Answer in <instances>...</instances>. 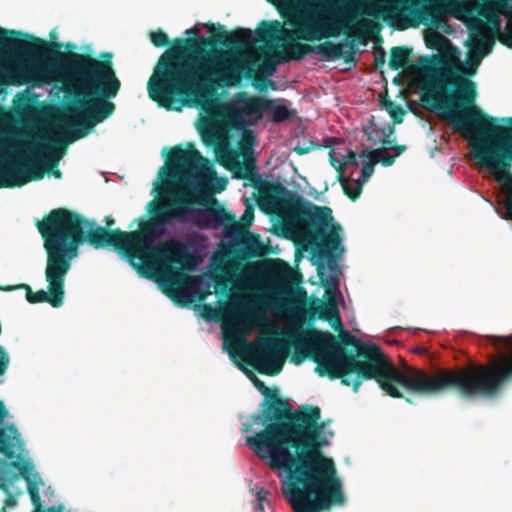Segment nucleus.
I'll return each instance as SVG.
<instances>
[{"label": "nucleus", "instance_id": "obj_49", "mask_svg": "<svg viewBox=\"0 0 512 512\" xmlns=\"http://www.w3.org/2000/svg\"><path fill=\"white\" fill-rule=\"evenodd\" d=\"M344 61L346 63H349L350 61H354V56H353V53L350 52L348 55L344 56Z\"/></svg>", "mask_w": 512, "mask_h": 512}, {"label": "nucleus", "instance_id": "obj_40", "mask_svg": "<svg viewBox=\"0 0 512 512\" xmlns=\"http://www.w3.org/2000/svg\"><path fill=\"white\" fill-rule=\"evenodd\" d=\"M365 13L369 16L379 18L381 16L380 12L376 9V6L371 4L365 11Z\"/></svg>", "mask_w": 512, "mask_h": 512}, {"label": "nucleus", "instance_id": "obj_21", "mask_svg": "<svg viewBox=\"0 0 512 512\" xmlns=\"http://www.w3.org/2000/svg\"><path fill=\"white\" fill-rule=\"evenodd\" d=\"M380 155H382L381 149L373 150V149H369V148L365 147L362 150L361 157L368 159V161L363 165V167L361 169V175H362L363 181H367L373 174L375 164L378 162Z\"/></svg>", "mask_w": 512, "mask_h": 512}, {"label": "nucleus", "instance_id": "obj_43", "mask_svg": "<svg viewBox=\"0 0 512 512\" xmlns=\"http://www.w3.org/2000/svg\"><path fill=\"white\" fill-rule=\"evenodd\" d=\"M393 149L395 150L396 154L395 156L398 157L400 154H402L406 150V145H393Z\"/></svg>", "mask_w": 512, "mask_h": 512}, {"label": "nucleus", "instance_id": "obj_50", "mask_svg": "<svg viewBox=\"0 0 512 512\" xmlns=\"http://www.w3.org/2000/svg\"><path fill=\"white\" fill-rule=\"evenodd\" d=\"M51 173L55 178H60L62 175L61 171L58 168L52 170Z\"/></svg>", "mask_w": 512, "mask_h": 512}, {"label": "nucleus", "instance_id": "obj_23", "mask_svg": "<svg viewBox=\"0 0 512 512\" xmlns=\"http://www.w3.org/2000/svg\"><path fill=\"white\" fill-rule=\"evenodd\" d=\"M243 253L246 257L255 258L264 254V248L262 243L254 237H251L244 241Z\"/></svg>", "mask_w": 512, "mask_h": 512}, {"label": "nucleus", "instance_id": "obj_18", "mask_svg": "<svg viewBox=\"0 0 512 512\" xmlns=\"http://www.w3.org/2000/svg\"><path fill=\"white\" fill-rule=\"evenodd\" d=\"M477 156L484 160L487 165L498 169L500 172H507L511 169L512 144L492 147L491 151L479 152Z\"/></svg>", "mask_w": 512, "mask_h": 512}, {"label": "nucleus", "instance_id": "obj_58", "mask_svg": "<svg viewBox=\"0 0 512 512\" xmlns=\"http://www.w3.org/2000/svg\"><path fill=\"white\" fill-rule=\"evenodd\" d=\"M3 145V142L0 140V147Z\"/></svg>", "mask_w": 512, "mask_h": 512}, {"label": "nucleus", "instance_id": "obj_44", "mask_svg": "<svg viewBox=\"0 0 512 512\" xmlns=\"http://www.w3.org/2000/svg\"><path fill=\"white\" fill-rule=\"evenodd\" d=\"M383 105L385 106L386 110L390 113V109H393L395 107H397L398 105L395 104V102L391 101V100H386L383 102Z\"/></svg>", "mask_w": 512, "mask_h": 512}, {"label": "nucleus", "instance_id": "obj_29", "mask_svg": "<svg viewBox=\"0 0 512 512\" xmlns=\"http://www.w3.org/2000/svg\"><path fill=\"white\" fill-rule=\"evenodd\" d=\"M0 83L18 84L19 82L14 79V73L11 69L0 67Z\"/></svg>", "mask_w": 512, "mask_h": 512}, {"label": "nucleus", "instance_id": "obj_19", "mask_svg": "<svg viewBox=\"0 0 512 512\" xmlns=\"http://www.w3.org/2000/svg\"><path fill=\"white\" fill-rule=\"evenodd\" d=\"M508 8V0H490L489 5L479 11V15L487 21L493 31L499 33L501 19L498 14H507Z\"/></svg>", "mask_w": 512, "mask_h": 512}, {"label": "nucleus", "instance_id": "obj_56", "mask_svg": "<svg viewBox=\"0 0 512 512\" xmlns=\"http://www.w3.org/2000/svg\"><path fill=\"white\" fill-rule=\"evenodd\" d=\"M223 189H224V186L220 187V188L218 189V191L220 192V191H222Z\"/></svg>", "mask_w": 512, "mask_h": 512}, {"label": "nucleus", "instance_id": "obj_33", "mask_svg": "<svg viewBox=\"0 0 512 512\" xmlns=\"http://www.w3.org/2000/svg\"><path fill=\"white\" fill-rule=\"evenodd\" d=\"M241 220L243 221L244 224H246L247 226L251 225V223L253 222L254 220V209L252 206H248L242 217H241Z\"/></svg>", "mask_w": 512, "mask_h": 512}, {"label": "nucleus", "instance_id": "obj_30", "mask_svg": "<svg viewBox=\"0 0 512 512\" xmlns=\"http://www.w3.org/2000/svg\"><path fill=\"white\" fill-rule=\"evenodd\" d=\"M390 116L393 119L394 124H399L403 121V117L405 114L404 109L399 105L393 109H390Z\"/></svg>", "mask_w": 512, "mask_h": 512}, {"label": "nucleus", "instance_id": "obj_5", "mask_svg": "<svg viewBox=\"0 0 512 512\" xmlns=\"http://www.w3.org/2000/svg\"><path fill=\"white\" fill-rule=\"evenodd\" d=\"M249 373L254 386L265 396L261 404L262 415H253V419L265 428L246 438L255 454L266 460L273 470H283V467L272 466L273 458H281L282 453L293 458L317 448L320 455H324L322 448L328 445V440L324 436L325 423L320 422V408L305 405L293 410L286 399L278 397L277 391L271 394L263 381Z\"/></svg>", "mask_w": 512, "mask_h": 512}, {"label": "nucleus", "instance_id": "obj_16", "mask_svg": "<svg viewBox=\"0 0 512 512\" xmlns=\"http://www.w3.org/2000/svg\"><path fill=\"white\" fill-rule=\"evenodd\" d=\"M7 416L8 410L4 402L0 400V431L4 432L3 440L7 446V455L9 458H15L14 462H26L30 459L28 458L25 441L18 428L14 424L2 425Z\"/></svg>", "mask_w": 512, "mask_h": 512}, {"label": "nucleus", "instance_id": "obj_8", "mask_svg": "<svg viewBox=\"0 0 512 512\" xmlns=\"http://www.w3.org/2000/svg\"><path fill=\"white\" fill-rule=\"evenodd\" d=\"M22 481L26 482L27 491L34 506L33 512H63V506H51L42 509L39 486L42 479L32 460L26 462L0 461V491L5 495L0 512L16 508L24 490Z\"/></svg>", "mask_w": 512, "mask_h": 512}, {"label": "nucleus", "instance_id": "obj_4", "mask_svg": "<svg viewBox=\"0 0 512 512\" xmlns=\"http://www.w3.org/2000/svg\"><path fill=\"white\" fill-rule=\"evenodd\" d=\"M480 29L481 26L471 32L474 45L469 55L468 66L463 68L452 65L447 71V76L454 79L457 92L443 96V82L435 81L422 88L421 104L426 109L439 111L455 132H461L465 138H470L474 157L479 164L500 172L477 156L479 152L491 151L492 147L512 145V127L496 125L497 118L489 116L475 105L476 85L467 78L475 74L480 61L491 52L494 44ZM508 119L503 118L502 121L512 124Z\"/></svg>", "mask_w": 512, "mask_h": 512}, {"label": "nucleus", "instance_id": "obj_53", "mask_svg": "<svg viewBox=\"0 0 512 512\" xmlns=\"http://www.w3.org/2000/svg\"><path fill=\"white\" fill-rule=\"evenodd\" d=\"M66 47L70 49V48H74V45H72V44L68 43V44L66 45Z\"/></svg>", "mask_w": 512, "mask_h": 512}, {"label": "nucleus", "instance_id": "obj_28", "mask_svg": "<svg viewBox=\"0 0 512 512\" xmlns=\"http://www.w3.org/2000/svg\"><path fill=\"white\" fill-rule=\"evenodd\" d=\"M280 63L281 62H278V54H277L275 61L270 58L264 59L260 65V69L266 76H272L276 72L277 64H280Z\"/></svg>", "mask_w": 512, "mask_h": 512}, {"label": "nucleus", "instance_id": "obj_32", "mask_svg": "<svg viewBox=\"0 0 512 512\" xmlns=\"http://www.w3.org/2000/svg\"><path fill=\"white\" fill-rule=\"evenodd\" d=\"M317 147L313 144V142H309L304 145H297L293 148V151L298 155H304L308 154L312 150L316 149Z\"/></svg>", "mask_w": 512, "mask_h": 512}, {"label": "nucleus", "instance_id": "obj_1", "mask_svg": "<svg viewBox=\"0 0 512 512\" xmlns=\"http://www.w3.org/2000/svg\"><path fill=\"white\" fill-rule=\"evenodd\" d=\"M167 170L162 168L161 196L166 200L153 199L148 202V217L133 220L138 229L122 231L119 228L108 229L96 226L81 214L66 208H56L37 220L36 227L43 244L71 269L72 260L79 254V247L84 242L99 249L113 247L122 255L141 277L155 279L159 275L167 283L174 284L184 276V271L195 269L196 262L185 243L168 240L157 246L154 243L162 237L167 225L173 221L188 222L193 212L195 199L192 193L178 189L175 180L185 178L197 184H206L217 177L209 160L193 144L184 149L180 145L170 149L167 155Z\"/></svg>", "mask_w": 512, "mask_h": 512}, {"label": "nucleus", "instance_id": "obj_10", "mask_svg": "<svg viewBox=\"0 0 512 512\" xmlns=\"http://www.w3.org/2000/svg\"><path fill=\"white\" fill-rule=\"evenodd\" d=\"M46 252L45 280L48 283L47 291L38 290L33 292L30 285L21 283L16 285H0V291L12 292L16 290H24L26 292V300L31 304L49 303L54 308L63 305L65 296V279L70 271L64 259L57 256L51 249L43 244Z\"/></svg>", "mask_w": 512, "mask_h": 512}, {"label": "nucleus", "instance_id": "obj_36", "mask_svg": "<svg viewBox=\"0 0 512 512\" xmlns=\"http://www.w3.org/2000/svg\"><path fill=\"white\" fill-rule=\"evenodd\" d=\"M385 51L383 49H379L378 52L375 53V67L376 68H382L385 64Z\"/></svg>", "mask_w": 512, "mask_h": 512}, {"label": "nucleus", "instance_id": "obj_46", "mask_svg": "<svg viewBox=\"0 0 512 512\" xmlns=\"http://www.w3.org/2000/svg\"><path fill=\"white\" fill-rule=\"evenodd\" d=\"M263 312H264L263 310H258L256 307H253V308L249 309V315L251 317H256L258 315L262 316Z\"/></svg>", "mask_w": 512, "mask_h": 512}, {"label": "nucleus", "instance_id": "obj_24", "mask_svg": "<svg viewBox=\"0 0 512 512\" xmlns=\"http://www.w3.org/2000/svg\"><path fill=\"white\" fill-rule=\"evenodd\" d=\"M356 186L354 189H351L350 186H349V182H348V179L345 177V181L344 182H341V185H342V188H343V192L344 194L349 198L351 199L352 201H356L361 193H362V189H363V185L366 181H363V178L362 176L357 179L356 181Z\"/></svg>", "mask_w": 512, "mask_h": 512}, {"label": "nucleus", "instance_id": "obj_13", "mask_svg": "<svg viewBox=\"0 0 512 512\" xmlns=\"http://www.w3.org/2000/svg\"><path fill=\"white\" fill-rule=\"evenodd\" d=\"M24 162L9 163L0 169V188L22 187L31 181L42 180L45 170L37 161L23 158Z\"/></svg>", "mask_w": 512, "mask_h": 512}, {"label": "nucleus", "instance_id": "obj_25", "mask_svg": "<svg viewBox=\"0 0 512 512\" xmlns=\"http://www.w3.org/2000/svg\"><path fill=\"white\" fill-rule=\"evenodd\" d=\"M496 175L497 179L500 181L502 176H507L508 180L506 182V186L510 190V194L508 195L507 202L505 204L506 212L509 219L512 220V175H510V169L507 172H498L494 169H491Z\"/></svg>", "mask_w": 512, "mask_h": 512}, {"label": "nucleus", "instance_id": "obj_12", "mask_svg": "<svg viewBox=\"0 0 512 512\" xmlns=\"http://www.w3.org/2000/svg\"><path fill=\"white\" fill-rule=\"evenodd\" d=\"M285 346L274 339H264L251 352L248 362L261 374L275 376L282 369V356Z\"/></svg>", "mask_w": 512, "mask_h": 512}, {"label": "nucleus", "instance_id": "obj_27", "mask_svg": "<svg viewBox=\"0 0 512 512\" xmlns=\"http://www.w3.org/2000/svg\"><path fill=\"white\" fill-rule=\"evenodd\" d=\"M329 162L335 168V170L338 172V176H337L338 181L340 183L344 182L345 181V175H344L345 164L335 157V152L333 149H331L329 152Z\"/></svg>", "mask_w": 512, "mask_h": 512}, {"label": "nucleus", "instance_id": "obj_54", "mask_svg": "<svg viewBox=\"0 0 512 512\" xmlns=\"http://www.w3.org/2000/svg\"><path fill=\"white\" fill-rule=\"evenodd\" d=\"M419 61L422 63L423 61H427V60H426V58H420Z\"/></svg>", "mask_w": 512, "mask_h": 512}, {"label": "nucleus", "instance_id": "obj_15", "mask_svg": "<svg viewBox=\"0 0 512 512\" xmlns=\"http://www.w3.org/2000/svg\"><path fill=\"white\" fill-rule=\"evenodd\" d=\"M383 11V18L401 22L399 29L415 27L422 16L430 15L428 9L419 8L414 0H392Z\"/></svg>", "mask_w": 512, "mask_h": 512}, {"label": "nucleus", "instance_id": "obj_55", "mask_svg": "<svg viewBox=\"0 0 512 512\" xmlns=\"http://www.w3.org/2000/svg\"><path fill=\"white\" fill-rule=\"evenodd\" d=\"M203 141H204L205 144H208V141H207L206 138H204Z\"/></svg>", "mask_w": 512, "mask_h": 512}, {"label": "nucleus", "instance_id": "obj_37", "mask_svg": "<svg viewBox=\"0 0 512 512\" xmlns=\"http://www.w3.org/2000/svg\"><path fill=\"white\" fill-rule=\"evenodd\" d=\"M395 159H396L395 155L387 154L383 157L380 155L378 162H380L384 167H389L394 164Z\"/></svg>", "mask_w": 512, "mask_h": 512}, {"label": "nucleus", "instance_id": "obj_42", "mask_svg": "<svg viewBox=\"0 0 512 512\" xmlns=\"http://www.w3.org/2000/svg\"><path fill=\"white\" fill-rule=\"evenodd\" d=\"M269 492L265 489H260L258 492H257V499L259 502H262L264 500L267 499V496H268Z\"/></svg>", "mask_w": 512, "mask_h": 512}, {"label": "nucleus", "instance_id": "obj_14", "mask_svg": "<svg viewBox=\"0 0 512 512\" xmlns=\"http://www.w3.org/2000/svg\"><path fill=\"white\" fill-rule=\"evenodd\" d=\"M270 104L269 99L251 97L247 92H239L235 94L234 101L227 106L226 116L234 126H244L245 117L258 114V118H261L263 107Z\"/></svg>", "mask_w": 512, "mask_h": 512}, {"label": "nucleus", "instance_id": "obj_11", "mask_svg": "<svg viewBox=\"0 0 512 512\" xmlns=\"http://www.w3.org/2000/svg\"><path fill=\"white\" fill-rule=\"evenodd\" d=\"M220 162L233 173L236 179L247 180L255 188H260L265 184L266 192L274 199H280L287 194L286 187L281 183H266L261 179L257 173L256 160L253 157H246L241 162L236 150L227 149Z\"/></svg>", "mask_w": 512, "mask_h": 512}, {"label": "nucleus", "instance_id": "obj_51", "mask_svg": "<svg viewBox=\"0 0 512 512\" xmlns=\"http://www.w3.org/2000/svg\"><path fill=\"white\" fill-rule=\"evenodd\" d=\"M252 429V424H245L243 429H242V432H248Z\"/></svg>", "mask_w": 512, "mask_h": 512}, {"label": "nucleus", "instance_id": "obj_20", "mask_svg": "<svg viewBox=\"0 0 512 512\" xmlns=\"http://www.w3.org/2000/svg\"><path fill=\"white\" fill-rule=\"evenodd\" d=\"M411 53L412 48L406 46L392 47L390 49L389 67L395 71L408 67Z\"/></svg>", "mask_w": 512, "mask_h": 512}, {"label": "nucleus", "instance_id": "obj_6", "mask_svg": "<svg viewBox=\"0 0 512 512\" xmlns=\"http://www.w3.org/2000/svg\"><path fill=\"white\" fill-rule=\"evenodd\" d=\"M274 457V467L287 474L283 493L294 512H324L345 502L342 482L331 458L317 448L291 458L282 453Z\"/></svg>", "mask_w": 512, "mask_h": 512}, {"label": "nucleus", "instance_id": "obj_3", "mask_svg": "<svg viewBox=\"0 0 512 512\" xmlns=\"http://www.w3.org/2000/svg\"><path fill=\"white\" fill-rule=\"evenodd\" d=\"M498 352L484 364L440 368L434 373L404 365L398 368L373 343V379L390 397L402 398V390L420 396L455 392L467 399L496 398L512 382V335L491 336Z\"/></svg>", "mask_w": 512, "mask_h": 512}, {"label": "nucleus", "instance_id": "obj_52", "mask_svg": "<svg viewBox=\"0 0 512 512\" xmlns=\"http://www.w3.org/2000/svg\"><path fill=\"white\" fill-rule=\"evenodd\" d=\"M268 84L274 89L275 88V82L272 80H268Z\"/></svg>", "mask_w": 512, "mask_h": 512}, {"label": "nucleus", "instance_id": "obj_9", "mask_svg": "<svg viewBox=\"0 0 512 512\" xmlns=\"http://www.w3.org/2000/svg\"><path fill=\"white\" fill-rule=\"evenodd\" d=\"M256 41L263 44L281 42L280 48L283 52L278 53V62L298 61L310 53L327 59L340 58L343 54V44L325 41L318 45H309L295 41L292 31L285 29L278 20L261 21L256 31Z\"/></svg>", "mask_w": 512, "mask_h": 512}, {"label": "nucleus", "instance_id": "obj_35", "mask_svg": "<svg viewBox=\"0 0 512 512\" xmlns=\"http://www.w3.org/2000/svg\"><path fill=\"white\" fill-rule=\"evenodd\" d=\"M359 157L360 156L356 152L349 151L347 153V155L345 156L343 163L345 164V166L347 164H352V165L358 166L359 165V162H358Z\"/></svg>", "mask_w": 512, "mask_h": 512}, {"label": "nucleus", "instance_id": "obj_47", "mask_svg": "<svg viewBox=\"0 0 512 512\" xmlns=\"http://www.w3.org/2000/svg\"><path fill=\"white\" fill-rule=\"evenodd\" d=\"M199 30L195 27L193 28H190L188 30H186V35L189 36V37H192V36H196L198 34Z\"/></svg>", "mask_w": 512, "mask_h": 512}, {"label": "nucleus", "instance_id": "obj_41", "mask_svg": "<svg viewBox=\"0 0 512 512\" xmlns=\"http://www.w3.org/2000/svg\"><path fill=\"white\" fill-rule=\"evenodd\" d=\"M34 142L27 146L29 154H37V135L33 136Z\"/></svg>", "mask_w": 512, "mask_h": 512}, {"label": "nucleus", "instance_id": "obj_38", "mask_svg": "<svg viewBox=\"0 0 512 512\" xmlns=\"http://www.w3.org/2000/svg\"><path fill=\"white\" fill-rule=\"evenodd\" d=\"M364 134L367 136L369 141L376 142L375 134L378 135L379 131L377 129L371 128V127H364L363 128Z\"/></svg>", "mask_w": 512, "mask_h": 512}, {"label": "nucleus", "instance_id": "obj_31", "mask_svg": "<svg viewBox=\"0 0 512 512\" xmlns=\"http://www.w3.org/2000/svg\"><path fill=\"white\" fill-rule=\"evenodd\" d=\"M4 435V432L0 431V461L1 460H4V461H7V462H12V461H15V458H9V456L7 455V446L6 444H4V440H3V436Z\"/></svg>", "mask_w": 512, "mask_h": 512}, {"label": "nucleus", "instance_id": "obj_7", "mask_svg": "<svg viewBox=\"0 0 512 512\" xmlns=\"http://www.w3.org/2000/svg\"><path fill=\"white\" fill-rule=\"evenodd\" d=\"M287 220L293 226H304L307 228V241L318 249L316 261L317 274L322 285L327 291L337 290L339 286L338 277H328L324 272L325 259H328L330 270L338 269L337 264L333 260L332 252L340 247L341 226L333 223L332 209L327 206H317L303 199H297L288 205Z\"/></svg>", "mask_w": 512, "mask_h": 512}, {"label": "nucleus", "instance_id": "obj_45", "mask_svg": "<svg viewBox=\"0 0 512 512\" xmlns=\"http://www.w3.org/2000/svg\"><path fill=\"white\" fill-rule=\"evenodd\" d=\"M389 136L387 135L385 138H383L381 140V143L382 145L385 147V148H392L393 149V141H391L389 138Z\"/></svg>", "mask_w": 512, "mask_h": 512}, {"label": "nucleus", "instance_id": "obj_26", "mask_svg": "<svg viewBox=\"0 0 512 512\" xmlns=\"http://www.w3.org/2000/svg\"><path fill=\"white\" fill-rule=\"evenodd\" d=\"M149 38L155 47H164L169 44V38L167 34L161 29L150 32Z\"/></svg>", "mask_w": 512, "mask_h": 512}, {"label": "nucleus", "instance_id": "obj_39", "mask_svg": "<svg viewBox=\"0 0 512 512\" xmlns=\"http://www.w3.org/2000/svg\"><path fill=\"white\" fill-rule=\"evenodd\" d=\"M214 287L216 291L221 290L224 291L227 289V282L222 278H217L214 281Z\"/></svg>", "mask_w": 512, "mask_h": 512}, {"label": "nucleus", "instance_id": "obj_2", "mask_svg": "<svg viewBox=\"0 0 512 512\" xmlns=\"http://www.w3.org/2000/svg\"><path fill=\"white\" fill-rule=\"evenodd\" d=\"M219 34L209 38H176L172 46L157 60L147 82L150 99L166 110H181L190 100H205L218 88L238 87L243 77H252L253 70L239 60H232L227 53L215 50L207 60L189 57V53L203 54L207 47L218 43L230 49L251 46L252 33L238 28L230 33L218 25Z\"/></svg>", "mask_w": 512, "mask_h": 512}, {"label": "nucleus", "instance_id": "obj_57", "mask_svg": "<svg viewBox=\"0 0 512 512\" xmlns=\"http://www.w3.org/2000/svg\"><path fill=\"white\" fill-rule=\"evenodd\" d=\"M508 121L512 122V117H509Z\"/></svg>", "mask_w": 512, "mask_h": 512}, {"label": "nucleus", "instance_id": "obj_22", "mask_svg": "<svg viewBox=\"0 0 512 512\" xmlns=\"http://www.w3.org/2000/svg\"><path fill=\"white\" fill-rule=\"evenodd\" d=\"M270 105L263 107V112L271 111L273 113L271 121L281 123L292 118L296 111L287 108L285 105L278 104L275 100L269 99Z\"/></svg>", "mask_w": 512, "mask_h": 512}, {"label": "nucleus", "instance_id": "obj_34", "mask_svg": "<svg viewBox=\"0 0 512 512\" xmlns=\"http://www.w3.org/2000/svg\"><path fill=\"white\" fill-rule=\"evenodd\" d=\"M361 26L363 28H365L366 31H368L369 33L371 34H374V33H379L380 31V26L378 23L376 22H373V21H363Z\"/></svg>", "mask_w": 512, "mask_h": 512}, {"label": "nucleus", "instance_id": "obj_17", "mask_svg": "<svg viewBox=\"0 0 512 512\" xmlns=\"http://www.w3.org/2000/svg\"><path fill=\"white\" fill-rule=\"evenodd\" d=\"M216 202V200H214ZM207 207L200 213L195 221L200 228H218L222 225L225 227L227 235L235 233L238 228L234 214L229 213L222 205L215 203Z\"/></svg>", "mask_w": 512, "mask_h": 512}, {"label": "nucleus", "instance_id": "obj_48", "mask_svg": "<svg viewBox=\"0 0 512 512\" xmlns=\"http://www.w3.org/2000/svg\"><path fill=\"white\" fill-rule=\"evenodd\" d=\"M106 228L109 229L110 226H112L115 223V220L111 216H107L105 218Z\"/></svg>", "mask_w": 512, "mask_h": 512}]
</instances>
